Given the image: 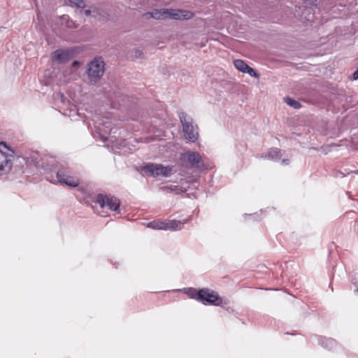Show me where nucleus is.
I'll return each instance as SVG.
<instances>
[{"label":"nucleus","instance_id":"nucleus-1","mask_svg":"<svg viewBox=\"0 0 358 358\" xmlns=\"http://www.w3.org/2000/svg\"><path fill=\"white\" fill-rule=\"evenodd\" d=\"M179 118L185 139L192 143L195 142L199 136L198 126L194 124L193 119L185 112L179 113Z\"/></svg>","mask_w":358,"mask_h":358},{"label":"nucleus","instance_id":"nucleus-2","mask_svg":"<svg viewBox=\"0 0 358 358\" xmlns=\"http://www.w3.org/2000/svg\"><path fill=\"white\" fill-rule=\"evenodd\" d=\"M104 62L101 58H94L88 64L87 73L91 84H96L104 73Z\"/></svg>","mask_w":358,"mask_h":358},{"label":"nucleus","instance_id":"nucleus-3","mask_svg":"<svg viewBox=\"0 0 358 358\" xmlns=\"http://www.w3.org/2000/svg\"><path fill=\"white\" fill-rule=\"evenodd\" d=\"M199 302L206 306H223L227 303L224 302L223 299L217 292L210 290L208 288L200 289Z\"/></svg>","mask_w":358,"mask_h":358},{"label":"nucleus","instance_id":"nucleus-4","mask_svg":"<svg viewBox=\"0 0 358 358\" xmlns=\"http://www.w3.org/2000/svg\"><path fill=\"white\" fill-rule=\"evenodd\" d=\"M189 220L184 221L168 220L165 222L155 220L147 224V227L156 230L177 231L182 229L185 224L187 223Z\"/></svg>","mask_w":358,"mask_h":358},{"label":"nucleus","instance_id":"nucleus-5","mask_svg":"<svg viewBox=\"0 0 358 358\" xmlns=\"http://www.w3.org/2000/svg\"><path fill=\"white\" fill-rule=\"evenodd\" d=\"M94 202L99 204L101 209L107 208L111 211H120V202L119 199L115 196H110L103 194H99L95 196Z\"/></svg>","mask_w":358,"mask_h":358},{"label":"nucleus","instance_id":"nucleus-6","mask_svg":"<svg viewBox=\"0 0 358 358\" xmlns=\"http://www.w3.org/2000/svg\"><path fill=\"white\" fill-rule=\"evenodd\" d=\"M142 170L150 176H162L167 177L170 175L172 167L164 166L162 164L148 163L142 168Z\"/></svg>","mask_w":358,"mask_h":358},{"label":"nucleus","instance_id":"nucleus-7","mask_svg":"<svg viewBox=\"0 0 358 358\" xmlns=\"http://www.w3.org/2000/svg\"><path fill=\"white\" fill-rule=\"evenodd\" d=\"M57 178L60 184L71 187H76L80 183L77 177L71 175V171L69 168H60L57 173Z\"/></svg>","mask_w":358,"mask_h":358},{"label":"nucleus","instance_id":"nucleus-8","mask_svg":"<svg viewBox=\"0 0 358 358\" xmlns=\"http://www.w3.org/2000/svg\"><path fill=\"white\" fill-rule=\"evenodd\" d=\"M73 57V51L70 49L57 50L52 53L51 57L54 62L65 63Z\"/></svg>","mask_w":358,"mask_h":358},{"label":"nucleus","instance_id":"nucleus-9","mask_svg":"<svg viewBox=\"0 0 358 358\" xmlns=\"http://www.w3.org/2000/svg\"><path fill=\"white\" fill-rule=\"evenodd\" d=\"M185 156L191 167L198 169L206 168V165L203 163L202 157L199 152H189L185 154Z\"/></svg>","mask_w":358,"mask_h":358},{"label":"nucleus","instance_id":"nucleus-10","mask_svg":"<svg viewBox=\"0 0 358 358\" xmlns=\"http://www.w3.org/2000/svg\"><path fill=\"white\" fill-rule=\"evenodd\" d=\"M13 155L0 152V176L8 173L12 168Z\"/></svg>","mask_w":358,"mask_h":358},{"label":"nucleus","instance_id":"nucleus-11","mask_svg":"<svg viewBox=\"0 0 358 358\" xmlns=\"http://www.w3.org/2000/svg\"><path fill=\"white\" fill-rule=\"evenodd\" d=\"M168 18L174 20H189L194 16L191 11L180 9H168Z\"/></svg>","mask_w":358,"mask_h":358},{"label":"nucleus","instance_id":"nucleus-12","mask_svg":"<svg viewBox=\"0 0 358 358\" xmlns=\"http://www.w3.org/2000/svg\"><path fill=\"white\" fill-rule=\"evenodd\" d=\"M234 65L236 69L242 73H248L250 76L254 78H259V73L249 66L243 60L235 59L234 61Z\"/></svg>","mask_w":358,"mask_h":358},{"label":"nucleus","instance_id":"nucleus-13","mask_svg":"<svg viewBox=\"0 0 358 358\" xmlns=\"http://www.w3.org/2000/svg\"><path fill=\"white\" fill-rule=\"evenodd\" d=\"M145 15L156 20L167 19L169 15L168 8L155 9L152 12L145 13Z\"/></svg>","mask_w":358,"mask_h":358},{"label":"nucleus","instance_id":"nucleus-14","mask_svg":"<svg viewBox=\"0 0 358 358\" xmlns=\"http://www.w3.org/2000/svg\"><path fill=\"white\" fill-rule=\"evenodd\" d=\"M108 122L106 120H101L100 122H94V127L98 130L99 132L105 134H109L111 131L110 125H108Z\"/></svg>","mask_w":358,"mask_h":358},{"label":"nucleus","instance_id":"nucleus-15","mask_svg":"<svg viewBox=\"0 0 358 358\" xmlns=\"http://www.w3.org/2000/svg\"><path fill=\"white\" fill-rule=\"evenodd\" d=\"M263 157L271 160L277 161L281 157L280 150L278 148H271Z\"/></svg>","mask_w":358,"mask_h":358},{"label":"nucleus","instance_id":"nucleus-16","mask_svg":"<svg viewBox=\"0 0 358 358\" xmlns=\"http://www.w3.org/2000/svg\"><path fill=\"white\" fill-rule=\"evenodd\" d=\"M59 20L62 25H64L65 27H66L68 28H76L77 27L75 22L70 20V17L69 15H62L59 17Z\"/></svg>","mask_w":358,"mask_h":358},{"label":"nucleus","instance_id":"nucleus-17","mask_svg":"<svg viewBox=\"0 0 358 358\" xmlns=\"http://www.w3.org/2000/svg\"><path fill=\"white\" fill-rule=\"evenodd\" d=\"M185 293L187 294L191 299H195L199 301L200 289L197 290L195 288H185Z\"/></svg>","mask_w":358,"mask_h":358},{"label":"nucleus","instance_id":"nucleus-18","mask_svg":"<svg viewBox=\"0 0 358 358\" xmlns=\"http://www.w3.org/2000/svg\"><path fill=\"white\" fill-rule=\"evenodd\" d=\"M320 344L324 347L329 350L333 349V348L336 345V341L332 338H324L320 340Z\"/></svg>","mask_w":358,"mask_h":358},{"label":"nucleus","instance_id":"nucleus-19","mask_svg":"<svg viewBox=\"0 0 358 358\" xmlns=\"http://www.w3.org/2000/svg\"><path fill=\"white\" fill-rule=\"evenodd\" d=\"M284 99H285V102L287 105H289V106H291L294 108L297 109V108H301V103L298 101H296L292 98L285 97Z\"/></svg>","mask_w":358,"mask_h":358},{"label":"nucleus","instance_id":"nucleus-20","mask_svg":"<svg viewBox=\"0 0 358 358\" xmlns=\"http://www.w3.org/2000/svg\"><path fill=\"white\" fill-rule=\"evenodd\" d=\"M69 3L72 6H76L78 8H83L85 4L83 0H68Z\"/></svg>","mask_w":358,"mask_h":358},{"label":"nucleus","instance_id":"nucleus-21","mask_svg":"<svg viewBox=\"0 0 358 358\" xmlns=\"http://www.w3.org/2000/svg\"><path fill=\"white\" fill-rule=\"evenodd\" d=\"M84 13L86 16L92 15L94 17H96L99 14V10L95 8L92 9H86L84 10Z\"/></svg>","mask_w":358,"mask_h":358},{"label":"nucleus","instance_id":"nucleus-22","mask_svg":"<svg viewBox=\"0 0 358 358\" xmlns=\"http://www.w3.org/2000/svg\"><path fill=\"white\" fill-rule=\"evenodd\" d=\"M5 150H10V149L8 148V147L7 146L6 143H4L3 141L0 142V152L2 154H7L5 152Z\"/></svg>","mask_w":358,"mask_h":358},{"label":"nucleus","instance_id":"nucleus-23","mask_svg":"<svg viewBox=\"0 0 358 358\" xmlns=\"http://www.w3.org/2000/svg\"><path fill=\"white\" fill-rule=\"evenodd\" d=\"M352 78L355 80L358 79V69L354 72Z\"/></svg>","mask_w":358,"mask_h":358},{"label":"nucleus","instance_id":"nucleus-24","mask_svg":"<svg viewBox=\"0 0 358 358\" xmlns=\"http://www.w3.org/2000/svg\"><path fill=\"white\" fill-rule=\"evenodd\" d=\"M165 189H170L171 191H176L177 189V187L176 186H169V187H164Z\"/></svg>","mask_w":358,"mask_h":358},{"label":"nucleus","instance_id":"nucleus-25","mask_svg":"<svg viewBox=\"0 0 358 358\" xmlns=\"http://www.w3.org/2000/svg\"><path fill=\"white\" fill-rule=\"evenodd\" d=\"M71 65H72V66H73V67H76V66H77L78 65H79V62H78V61L75 60V61H73V62H72V64H71Z\"/></svg>","mask_w":358,"mask_h":358},{"label":"nucleus","instance_id":"nucleus-26","mask_svg":"<svg viewBox=\"0 0 358 358\" xmlns=\"http://www.w3.org/2000/svg\"><path fill=\"white\" fill-rule=\"evenodd\" d=\"M282 163L285 164H288V159H283L282 160Z\"/></svg>","mask_w":358,"mask_h":358},{"label":"nucleus","instance_id":"nucleus-27","mask_svg":"<svg viewBox=\"0 0 358 358\" xmlns=\"http://www.w3.org/2000/svg\"><path fill=\"white\" fill-rule=\"evenodd\" d=\"M99 214H101V215L102 217H104V216H105V215L101 214V213H99Z\"/></svg>","mask_w":358,"mask_h":358},{"label":"nucleus","instance_id":"nucleus-28","mask_svg":"<svg viewBox=\"0 0 358 358\" xmlns=\"http://www.w3.org/2000/svg\"><path fill=\"white\" fill-rule=\"evenodd\" d=\"M27 163H29V159L28 158H27Z\"/></svg>","mask_w":358,"mask_h":358},{"label":"nucleus","instance_id":"nucleus-29","mask_svg":"<svg viewBox=\"0 0 358 358\" xmlns=\"http://www.w3.org/2000/svg\"><path fill=\"white\" fill-rule=\"evenodd\" d=\"M357 292H358V288H357Z\"/></svg>","mask_w":358,"mask_h":358}]
</instances>
